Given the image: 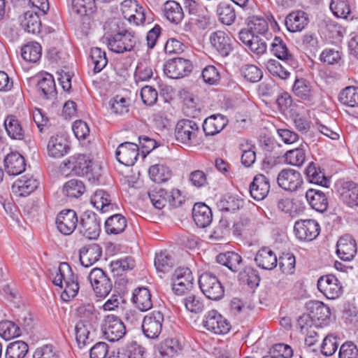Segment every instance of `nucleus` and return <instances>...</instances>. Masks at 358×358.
I'll return each instance as SVG.
<instances>
[{
    "label": "nucleus",
    "instance_id": "obj_1",
    "mask_svg": "<svg viewBox=\"0 0 358 358\" xmlns=\"http://www.w3.org/2000/svg\"><path fill=\"white\" fill-rule=\"evenodd\" d=\"M52 282L60 287H63L64 282V289L61 294V298L64 301H69L74 298L80 288L77 275L73 273L71 266L66 262L60 263Z\"/></svg>",
    "mask_w": 358,
    "mask_h": 358
},
{
    "label": "nucleus",
    "instance_id": "obj_2",
    "mask_svg": "<svg viewBox=\"0 0 358 358\" xmlns=\"http://www.w3.org/2000/svg\"><path fill=\"white\" fill-rule=\"evenodd\" d=\"M108 48L115 53L122 54L134 50L139 38L134 30L123 29L105 37Z\"/></svg>",
    "mask_w": 358,
    "mask_h": 358
},
{
    "label": "nucleus",
    "instance_id": "obj_3",
    "mask_svg": "<svg viewBox=\"0 0 358 358\" xmlns=\"http://www.w3.org/2000/svg\"><path fill=\"white\" fill-rule=\"evenodd\" d=\"M124 18L131 24L139 26L153 22V14L149 9L141 6L136 0H124L121 3Z\"/></svg>",
    "mask_w": 358,
    "mask_h": 358
},
{
    "label": "nucleus",
    "instance_id": "obj_4",
    "mask_svg": "<svg viewBox=\"0 0 358 358\" xmlns=\"http://www.w3.org/2000/svg\"><path fill=\"white\" fill-rule=\"evenodd\" d=\"M202 293L209 299L218 301L224 295V288L218 278L210 272L202 273L199 279Z\"/></svg>",
    "mask_w": 358,
    "mask_h": 358
},
{
    "label": "nucleus",
    "instance_id": "obj_5",
    "mask_svg": "<svg viewBox=\"0 0 358 358\" xmlns=\"http://www.w3.org/2000/svg\"><path fill=\"white\" fill-rule=\"evenodd\" d=\"M103 337L110 342H116L126 334V327L117 315L109 314L104 317L101 326Z\"/></svg>",
    "mask_w": 358,
    "mask_h": 358
},
{
    "label": "nucleus",
    "instance_id": "obj_6",
    "mask_svg": "<svg viewBox=\"0 0 358 358\" xmlns=\"http://www.w3.org/2000/svg\"><path fill=\"white\" fill-rule=\"evenodd\" d=\"M199 131V127L196 122L188 119L180 120L176 126V139L187 145H192L196 143Z\"/></svg>",
    "mask_w": 358,
    "mask_h": 358
},
{
    "label": "nucleus",
    "instance_id": "obj_7",
    "mask_svg": "<svg viewBox=\"0 0 358 358\" xmlns=\"http://www.w3.org/2000/svg\"><path fill=\"white\" fill-rule=\"evenodd\" d=\"M193 69L189 59L182 57H175L169 59L164 64V73L170 78L179 79L189 76Z\"/></svg>",
    "mask_w": 358,
    "mask_h": 358
},
{
    "label": "nucleus",
    "instance_id": "obj_8",
    "mask_svg": "<svg viewBox=\"0 0 358 358\" xmlns=\"http://www.w3.org/2000/svg\"><path fill=\"white\" fill-rule=\"evenodd\" d=\"M88 279L98 297L105 298L112 290L113 283L101 268H93L88 275Z\"/></svg>",
    "mask_w": 358,
    "mask_h": 358
},
{
    "label": "nucleus",
    "instance_id": "obj_9",
    "mask_svg": "<svg viewBox=\"0 0 358 358\" xmlns=\"http://www.w3.org/2000/svg\"><path fill=\"white\" fill-rule=\"evenodd\" d=\"M78 229L87 238L96 239L101 232L100 219L95 213L86 211L81 216Z\"/></svg>",
    "mask_w": 358,
    "mask_h": 358
},
{
    "label": "nucleus",
    "instance_id": "obj_10",
    "mask_svg": "<svg viewBox=\"0 0 358 358\" xmlns=\"http://www.w3.org/2000/svg\"><path fill=\"white\" fill-rule=\"evenodd\" d=\"M317 287L318 290L328 299H336L343 292L341 282L332 274L321 276L317 280Z\"/></svg>",
    "mask_w": 358,
    "mask_h": 358
},
{
    "label": "nucleus",
    "instance_id": "obj_11",
    "mask_svg": "<svg viewBox=\"0 0 358 358\" xmlns=\"http://www.w3.org/2000/svg\"><path fill=\"white\" fill-rule=\"evenodd\" d=\"M203 324L206 330L215 334H226L231 329L228 320L215 310L205 314Z\"/></svg>",
    "mask_w": 358,
    "mask_h": 358
},
{
    "label": "nucleus",
    "instance_id": "obj_12",
    "mask_svg": "<svg viewBox=\"0 0 358 358\" xmlns=\"http://www.w3.org/2000/svg\"><path fill=\"white\" fill-rule=\"evenodd\" d=\"M172 289L178 295H182L193 287L194 277L189 268H178L171 277Z\"/></svg>",
    "mask_w": 358,
    "mask_h": 358
},
{
    "label": "nucleus",
    "instance_id": "obj_13",
    "mask_svg": "<svg viewBox=\"0 0 358 358\" xmlns=\"http://www.w3.org/2000/svg\"><path fill=\"white\" fill-rule=\"evenodd\" d=\"M164 314L159 310H153L146 315L142 322L144 335L151 339L158 338L162 330Z\"/></svg>",
    "mask_w": 358,
    "mask_h": 358
},
{
    "label": "nucleus",
    "instance_id": "obj_14",
    "mask_svg": "<svg viewBox=\"0 0 358 358\" xmlns=\"http://www.w3.org/2000/svg\"><path fill=\"white\" fill-rule=\"evenodd\" d=\"M320 231V226L314 220H301L294 223V232L296 237L302 241L315 239Z\"/></svg>",
    "mask_w": 358,
    "mask_h": 358
},
{
    "label": "nucleus",
    "instance_id": "obj_15",
    "mask_svg": "<svg viewBox=\"0 0 358 358\" xmlns=\"http://www.w3.org/2000/svg\"><path fill=\"white\" fill-rule=\"evenodd\" d=\"M277 183L285 191H296L302 185L303 179L301 173L292 169H284L278 174Z\"/></svg>",
    "mask_w": 358,
    "mask_h": 358
},
{
    "label": "nucleus",
    "instance_id": "obj_16",
    "mask_svg": "<svg viewBox=\"0 0 358 358\" xmlns=\"http://www.w3.org/2000/svg\"><path fill=\"white\" fill-rule=\"evenodd\" d=\"M63 164L77 176H84L92 171V159L90 155H75L64 161Z\"/></svg>",
    "mask_w": 358,
    "mask_h": 358
},
{
    "label": "nucleus",
    "instance_id": "obj_17",
    "mask_svg": "<svg viewBox=\"0 0 358 358\" xmlns=\"http://www.w3.org/2000/svg\"><path fill=\"white\" fill-rule=\"evenodd\" d=\"M210 43L212 47L222 56L227 57L233 50V41L229 34L217 30L210 35Z\"/></svg>",
    "mask_w": 358,
    "mask_h": 358
},
{
    "label": "nucleus",
    "instance_id": "obj_18",
    "mask_svg": "<svg viewBox=\"0 0 358 358\" xmlns=\"http://www.w3.org/2000/svg\"><path fill=\"white\" fill-rule=\"evenodd\" d=\"M138 146L136 143L124 142L120 144L115 151L117 160L122 164L133 166L138 157Z\"/></svg>",
    "mask_w": 358,
    "mask_h": 358
},
{
    "label": "nucleus",
    "instance_id": "obj_19",
    "mask_svg": "<svg viewBox=\"0 0 358 358\" xmlns=\"http://www.w3.org/2000/svg\"><path fill=\"white\" fill-rule=\"evenodd\" d=\"M78 222L76 213L71 209L61 211L56 218L57 229L64 235L71 234L78 226Z\"/></svg>",
    "mask_w": 358,
    "mask_h": 358
},
{
    "label": "nucleus",
    "instance_id": "obj_20",
    "mask_svg": "<svg viewBox=\"0 0 358 358\" xmlns=\"http://www.w3.org/2000/svg\"><path fill=\"white\" fill-rule=\"evenodd\" d=\"M336 253L343 261H350L357 253V243L350 234L342 236L336 244Z\"/></svg>",
    "mask_w": 358,
    "mask_h": 358
},
{
    "label": "nucleus",
    "instance_id": "obj_21",
    "mask_svg": "<svg viewBox=\"0 0 358 358\" xmlns=\"http://www.w3.org/2000/svg\"><path fill=\"white\" fill-rule=\"evenodd\" d=\"M308 309L310 315L317 325H327L331 320L329 308L320 301H312L308 303Z\"/></svg>",
    "mask_w": 358,
    "mask_h": 358
},
{
    "label": "nucleus",
    "instance_id": "obj_22",
    "mask_svg": "<svg viewBox=\"0 0 358 358\" xmlns=\"http://www.w3.org/2000/svg\"><path fill=\"white\" fill-rule=\"evenodd\" d=\"M270 190L269 180L263 174H257L250 185V196L257 201L266 197Z\"/></svg>",
    "mask_w": 358,
    "mask_h": 358
},
{
    "label": "nucleus",
    "instance_id": "obj_23",
    "mask_svg": "<svg viewBox=\"0 0 358 358\" xmlns=\"http://www.w3.org/2000/svg\"><path fill=\"white\" fill-rule=\"evenodd\" d=\"M271 51L279 59L286 62L292 67L297 66L296 59L281 38L275 36L273 38L271 43Z\"/></svg>",
    "mask_w": 358,
    "mask_h": 358
},
{
    "label": "nucleus",
    "instance_id": "obj_24",
    "mask_svg": "<svg viewBox=\"0 0 358 358\" xmlns=\"http://www.w3.org/2000/svg\"><path fill=\"white\" fill-rule=\"evenodd\" d=\"M47 148L49 156L60 158L69 152L70 145L66 137L57 134L50 137Z\"/></svg>",
    "mask_w": 358,
    "mask_h": 358
},
{
    "label": "nucleus",
    "instance_id": "obj_25",
    "mask_svg": "<svg viewBox=\"0 0 358 358\" xmlns=\"http://www.w3.org/2000/svg\"><path fill=\"white\" fill-rule=\"evenodd\" d=\"M308 23V15L303 10L293 11L287 15L285 20L287 29L290 32L301 31Z\"/></svg>",
    "mask_w": 358,
    "mask_h": 358
},
{
    "label": "nucleus",
    "instance_id": "obj_26",
    "mask_svg": "<svg viewBox=\"0 0 358 358\" xmlns=\"http://www.w3.org/2000/svg\"><path fill=\"white\" fill-rule=\"evenodd\" d=\"M25 159L17 152H12L4 159V167L6 173L10 176H17L25 171Z\"/></svg>",
    "mask_w": 358,
    "mask_h": 358
},
{
    "label": "nucleus",
    "instance_id": "obj_27",
    "mask_svg": "<svg viewBox=\"0 0 358 358\" xmlns=\"http://www.w3.org/2000/svg\"><path fill=\"white\" fill-rule=\"evenodd\" d=\"M102 255L101 248L96 243L85 245L79 251V259L84 267H89L96 263Z\"/></svg>",
    "mask_w": 358,
    "mask_h": 358
},
{
    "label": "nucleus",
    "instance_id": "obj_28",
    "mask_svg": "<svg viewBox=\"0 0 358 358\" xmlns=\"http://www.w3.org/2000/svg\"><path fill=\"white\" fill-rule=\"evenodd\" d=\"M193 220L199 228L210 225L213 220L211 209L204 203H196L192 208Z\"/></svg>",
    "mask_w": 358,
    "mask_h": 358
},
{
    "label": "nucleus",
    "instance_id": "obj_29",
    "mask_svg": "<svg viewBox=\"0 0 358 358\" xmlns=\"http://www.w3.org/2000/svg\"><path fill=\"white\" fill-rule=\"evenodd\" d=\"M228 124V119L222 114H215L205 119L203 130L206 136L220 133Z\"/></svg>",
    "mask_w": 358,
    "mask_h": 358
},
{
    "label": "nucleus",
    "instance_id": "obj_30",
    "mask_svg": "<svg viewBox=\"0 0 358 358\" xmlns=\"http://www.w3.org/2000/svg\"><path fill=\"white\" fill-rule=\"evenodd\" d=\"M255 262L257 266L264 270H272L278 264V259L275 252L269 248L264 247L257 252Z\"/></svg>",
    "mask_w": 358,
    "mask_h": 358
},
{
    "label": "nucleus",
    "instance_id": "obj_31",
    "mask_svg": "<svg viewBox=\"0 0 358 358\" xmlns=\"http://www.w3.org/2000/svg\"><path fill=\"white\" fill-rule=\"evenodd\" d=\"M342 201L350 207L358 206V184L344 181L338 189Z\"/></svg>",
    "mask_w": 358,
    "mask_h": 358
},
{
    "label": "nucleus",
    "instance_id": "obj_32",
    "mask_svg": "<svg viewBox=\"0 0 358 358\" xmlns=\"http://www.w3.org/2000/svg\"><path fill=\"white\" fill-rule=\"evenodd\" d=\"M293 93L301 100L311 103L315 98V91L310 83L305 78H296L294 81Z\"/></svg>",
    "mask_w": 358,
    "mask_h": 358
},
{
    "label": "nucleus",
    "instance_id": "obj_33",
    "mask_svg": "<svg viewBox=\"0 0 358 358\" xmlns=\"http://www.w3.org/2000/svg\"><path fill=\"white\" fill-rule=\"evenodd\" d=\"M306 199L310 206L318 212H324L328 207V199L320 190L309 189L306 192Z\"/></svg>",
    "mask_w": 358,
    "mask_h": 358
},
{
    "label": "nucleus",
    "instance_id": "obj_34",
    "mask_svg": "<svg viewBox=\"0 0 358 358\" xmlns=\"http://www.w3.org/2000/svg\"><path fill=\"white\" fill-rule=\"evenodd\" d=\"M38 185V182L33 177L23 176L13 184L12 190L21 196H26L33 192Z\"/></svg>",
    "mask_w": 358,
    "mask_h": 358
},
{
    "label": "nucleus",
    "instance_id": "obj_35",
    "mask_svg": "<svg viewBox=\"0 0 358 358\" xmlns=\"http://www.w3.org/2000/svg\"><path fill=\"white\" fill-rule=\"evenodd\" d=\"M217 262L227 266L233 272H237L241 269L243 265V259L241 256L235 252L227 251L220 253L217 256Z\"/></svg>",
    "mask_w": 358,
    "mask_h": 358
},
{
    "label": "nucleus",
    "instance_id": "obj_36",
    "mask_svg": "<svg viewBox=\"0 0 358 358\" xmlns=\"http://www.w3.org/2000/svg\"><path fill=\"white\" fill-rule=\"evenodd\" d=\"M132 299L141 311H147L152 307V295L150 290L146 287L136 289Z\"/></svg>",
    "mask_w": 358,
    "mask_h": 358
},
{
    "label": "nucleus",
    "instance_id": "obj_37",
    "mask_svg": "<svg viewBox=\"0 0 358 358\" xmlns=\"http://www.w3.org/2000/svg\"><path fill=\"white\" fill-rule=\"evenodd\" d=\"M216 14L219 21L226 25L232 24L236 18L234 7L228 1L220 2L217 6Z\"/></svg>",
    "mask_w": 358,
    "mask_h": 358
},
{
    "label": "nucleus",
    "instance_id": "obj_38",
    "mask_svg": "<svg viewBox=\"0 0 358 358\" xmlns=\"http://www.w3.org/2000/svg\"><path fill=\"white\" fill-rule=\"evenodd\" d=\"M91 203L102 213L108 212L114 208V204L111 203L110 195L103 189H98L94 192Z\"/></svg>",
    "mask_w": 358,
    "mask_h": 358
},
{
    "label": "nucleus",
    "instance_id": "obj_39",
    "mask_svg": "<svg viewBox=\"0 0 358 358\" xmlns=\"http://www.w3.org/2000/svg\"><path fill=\"white\" fill-rule=\"evenodd\" d=\"M92 326L89 322H78L75 327L76 339L80 348L85 347L93 341L91 334Z\"/></svg>",
    "mask_w": 358,
    "mask_h": 358
},
{
    "label": "nucleus",
    "instance_id": "obj_40",
    "mask_svg": "<svg viewBox=\"0 0 358 358\" xmlns=\"http://www.w3.org/2000/svg\"><path fill=\"white\" fill-rule=\"evenodd\" d=\"M352 0H331L330 9L337 17L350 20L353 19L351 10Z\"/></svg>",
    "mask_w": 358,
    "mask_h": 358
},
{
    "label": "nucleus",
    "instance_id": "obj_41",
    "mask_svg": "<svg viewBox=\"0 0 358 358\" xmlns=\"http://www.w3.org/2000/svg\"><path fill=\"white\" fill-rule=\"evenodd\" d=\"M127 227V220L121 214H115L105 222V230L108 234L117 235L122 233Z\"/></svg>",
    "mask_w": 358,
    "mask_h": 358
},
{
    "label": "nucleus",
    "instance_id": "obj_42",
    "mask_svg": "<svg viewBox=\"0 0 358 358\" xmlns=\"http://www.w3.org/2000/svg\"><path fill=\"white\" fill-rule=\"evenodd\" d=\"M164 13L166 19L172 23L178 24L184 17L181 6L176 1H167L164 5Z\"/></svg>",
    "mask_w": 358,
    "mask_h": 358
},
{
    "label": "nucleus",
    "instance_id": "obj_43",
    "mask_svg": "<svg viewBox=\"0 0 358 358\" xmlns=\"http://www.w3.org/2000/svg\"><path fill=\"white\" fill-rule=\"evenodd\" d=\"M88 63L94 66V74L101 72L108 64L106 52L97 47L91 48Z\"/></svg>",
    "mask_w": 358,
    "mask_h": 358
},
{
    "label": "nucleus",
    "instance_id": "obj_44",
    "mask_svg": "<svg viewBox=\"0 0 358 358\" xmlns=\"http://www.w3.org/2000/svg\"><path fill=\"white\" fill-rule=\"evenodd\" d=\"M21 55L26 62L36 63L41 57L42 48L37 42H29L21 48Z\"/></svg>",
    "mask_w": 358,
    "mask_h": 358
},
{
    "label": "nucleus",
    "instance_id": "obj_45",
    "mask_svg": "<svg viewBox=\"0 0 358 358\" xmlns=\"http://www.w3.org/2000/svg\"><path fill=\"white\" fill-rule=\"evenodd\" d=\"M4 127L8 135L11 138L16 140L23 139L24 131L15 116L8 115L4 121Z\"/></svg>",
    "mask_w": 358,
    "mask_h": 358
},
{
    "label": "nucleus",
    "instance_id": "obj_46",
    "mask_svg": "<svg viewBox=\"0 0 358 358\" xmlns=\"http://www.w3.org/2000/svg\"><path fill=\"white\" fill-rule=\"evenodd\" d=\"M71 9L80 16L92 15L96 10L95 0H72Z\"/></svg>",
    "mask_w": 358,
    "mask_h": 358
},
{
    "label": "nucleus",
    "instance_id": "obj_47",
    "mask_svg": "<svg viewBox=\"0 0 358 358\" xmlns=\"http://www.w3.org/2000/svg\"><path fill=\"white\" fill-rule=\"evenodd\" d=\"M238 280L241 283L248 285L251 288L256 287L260 282L258 271L252 266H245L238 273Z\"/></svg>",
    "mask_w": 358,
    "mask_h": 358
},
{
    "label": "nucleus",
    "instance_id": "obj_48",
    "mask_svg": "<svg viewBox=\"0 0 358 358\" xmlns=\"http://www.w3.org/2000/svg\"><path fill=\"white\" fill-rule=\"evenodd\" d=\"M306 175L308 180L316 185L327 187L328 180L324 173L313 162H310L306 169Z\"/></svg>",
    "mask_w": 358,
    "mask_h": 358
},
{
    "label": "nucleus",
    "instance_id": "obj_49",
    "mask_svg": "<svg viewBox=\"0 0 358 358\" xmlns=\"http://www.w3.org/2000/svg\"><path fill=\"white\" fill-rule=\"evenodd\" d=\"M62 192L68 197L78 198L85 192V186L82 180L71 179L64 185Z\"/></svg>",
    "mask_w": 358,
    "mask_h": 358
},
{
    "label": "nucleus",
    "instance_id": "obj_50",
    "mask_svg": "<svg viewBox=\"0 0 358 358\" xmlns=\"http://www.w3.org/2000/svg\"><path fill=\"white\" fill-rule=\"evenodd\" d=\"M149 176L152 180L156 183L167 181L171 176V171L164 164H155L149 169Z\"/></svg>",
    "mask_w": 358,
    "mask_h": 358
},
{
    "label": "nucleus",
    "instance_id": "obj_51",
    "mask_svg": "<svg viewBox=\"0 0 358 358\" xmlns=\"http://www.w3.org/2000/svg\"><path fill=\"white\" fill-rule=\"evenodd\" d=\"M28 345L22 341H16L8 344L5 358H24L28 352Z\"/></svg>",
    "mask_w": 358,
    "mask_h": 358
},
{
    "label": "nucleus",
    "instance_id": "obj_52",
    "mask_svg": "<svg viewBox=\"0 0 358 358\" xmlns=\"http://www.w3.org/2000/svg\"><path fill=\"white\" fill-rule=\"evenodd\" d=\"M339 101L350 107L358 106V87L349 86L343 89L338 96Z\"/></svg>",
    "mask_w": 358,
    "mask_h": 358
},
{
    "label": "nucleus",
    "instance_id": "obj_53",
    "mask_svg": "<svg viewBox=\"0 0 358 358\" xmlns=\"http://www.w3.org/2000/svg\"><path fill=\"white\" fill-rule=\"evenodd\" d=\"M174 260L167 251H162L156 254L155 266L158 272L165 273L173 266Z\"/></svg>",
    "mask_w": 358,
    "mask_h": 358
},
{
    "label": "nucleus",
    "instance_id": "obj_54",
    "mask_svg": "<svg viewBox=\"0 0 358 358\" xmlns=\"http://www.w3.org/2000/svg\"><path fill=\"white\" fill-rule=\"evenodd\" d=\"M306 157V150L301 145L299 148L290 150L285 154V162L292 166H301Z\"/></svg>",
    "mask_w": 358,
    "mask_h": 358
},
{
    "label": "nucleus",
    "instance_id": "obj_55",
    "mask_svg": "<svg viewBox=\"0 0 358 358\" xmlns=\"http://www.w3.org/2000/svg\"><path fill=\"white\" fill-rule=\"evenodd\" d=\"M110 268L115 275H120L122 272L131 271L135 267V260L132 257H126L122 259L112 261Z\"/></svg>",
    "mask_w": 358,
    "mask_h": 358
},
{
    "label": "nucleus",
    "instance_id": "obj_56",
    "mask_svg": "<svg viewBox=\"0 0 358 358\" xmlns=\"http://www.w3.org/2000/svg\"><path fill=\"white\" fill-rule=\"evenodd\" d=\"M37 89L47 99L50 96H54L56 93V87L52 76L48 73L45 77L41 78L38 81Z\"/></svg>",
    "mask_w": 358,
    "mask_h": 358
},
{
    "label": "nucleus",
    "instance_id": "obj_57",
    "mask_svg": "<svg viewBox=\"0 0 358 358\" xmlns=\"http://www.w3.org/2000/svg\"><path fill=\"white\" fill-rule=\"evenodd\" d=\"M148 197L153 206L162 209L168 201V193L162 188H155L148 192Z\"/></svg>",
    "mask_w": 358,
    "mask_h": 358
},
{
    "label": "nucleus",
    "instance_id": "obj_58",
    "mask_svg": "<svg viewBox=\"0 0 358 358\" xmlns=\"http://www.w3.org/2000/svg\"><path fill=\"white\" fill-rule=\"evenodd\" d=\"M37 11H35L34 13L31 12H27L25 13L22 24L27 32L31 34L40 32L41 23Z\"/></svg>",
    "mask_w": 358,
    "mask_h": 358
},
{
    "label": "nucleus",
    "instance_id": "obj_59",
    "mask_svg": "<svg viewBox=\"0 0 358 358\" xmlns=\"http://www.w3.org/2000/svg\"><path fill=\"white\" fill-rule=\"evenodd\" d=\"M20 335V329L14 322L8 320L0 322V336L10 340Z\"/></svg>",
    "mask_w": 358,
    "mask_h": 358
},
{
    "label": "nucleus",
    "instance_id": "obj_60",
    "mask_svg": "<svg viewBox=\"0 0 358 358\" xmlns=\"http://www.w3.org/2000/svg\"><path fill=\"white\" fill-rule=\"evenodd\" d=\"M185 308L194 313H200L204 309V303L201 297L190 294L182 299Z\"/></svg>",
    "mask_w": 358,
    "mask_h": 358
},
{
    "label": "nucleus",
    "instance_id": "obj_61",
    "mask_svg": "<svg viewBox=\"0 0 358 358\" xmlns=\"http://www.w3.org/2000/svg\"><path fill=\"white\" fill-rule=\"evenodd\" d=\"M201 76L204 83L210 85H217L221 78L218 69L213 65L206 66L203 69Z\"/></svg>",
    "mask_w": 358,
    "mask_h": 358
},
{
    "label": "nucleus",
    "instance_id": "obj_62",
    "mask_svg": "<svg viewBox=\"0 0 358 358\" xmlns=\"http://www.w3.org/2000/svg\"><path fill=\"white\" fill-rule=\"evenodd\" d=\"M129 101V99L117 95L110 101L112 112L117 115H123L128 113Z\"/></svg>",
    "mask_w": 358,
    "mask_h": 358
},
{
    "label": "nucleus",
    "instance_id": "obj_63",
    "mask_svg": "<svg viewBox=\"0 0 358 358\" xmlns=\"http://www.w3.org/2000/svg\"><path fill=\"white\" fill-rule=\"evenodd\" d=\"M248 27L254 35H263L267 32L268 28L266 20L257 16H252L250 18Z\"/></svg>",
    "mask_w": 358,
    "mask_h": 358
},
{
    "label": "nucleus",
    "instance_id": "obj_64",
    "mask_svg": "<svg viewBox=\"0 0 358 358\" xmlns=\"http://www.w3.org/2000/svg\"><path fill=\"white\" fill-rule=\"evenodd\" d=\"M33 358H61L59 352L52 345H45L38 348Z\"/></svg>",
    "mask_w": 358,
    "mask_h": 358
}]
</instances>
